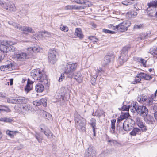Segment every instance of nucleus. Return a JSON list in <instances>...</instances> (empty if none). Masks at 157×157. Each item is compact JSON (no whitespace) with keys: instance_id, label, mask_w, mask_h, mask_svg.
I'll list each match as a JSON object with an SVG mask.
<instances>
[{"instance_id":"c9c22d12","label":"nucleus","mask_w":157,"mask_h":157,"mask_svg":"<svg viewBox=\"0 0 157 157\" xmlns=\"http://www.w3.org/2000/svg\"><path fill=\"white\" fill-rule=\"evenodd\" d=\"M104 113V111L101 110H97L95 113V115L99 117L102 116Z\"/></svg>"},{"instance_id":"c85d7f7f","label":"nucleus","mask_w":157,"mask_h":157,"mask_svg":"<svg viewBox=\"0 0 157 157\" xmlns=\"http://www.w3.org/2000/svg\"><path fill=\"white\" fill-rule=\"evenodd\" d=\"M75 34L80 39L83 38V35L82 33L81 29L80 28H77L76 29Z\"/></svg>"},{"instance_id":"412c9836","label":"nucleus","mask_w":157,"mask_h":157,"mask_svg":"<svg viewBox=\"0 0 157 157\" xmlns=\"http://www.w3.org/2000/svg\"><path fill=\"white\" fill-rule=\"evenodd\" d=\"M92 155H96V151L93 147L90 146L86 151L85 156Z\"/></svg>"},{"instance_id":"6e6552de","label":"nucleus","mask_w":157,"mask_h":157,"mask_svg":"<svg viewBox=\"0 0 157 157\" xmlns=\"http://www.w3.org/2000/svg\"><path fill=\"white\" fill-rule=\"evenodd\" d=\"M137 101L142 103H144L147 106H150L153 104V100L150 98H148L146 95H141L137 98Z\"/></svg>"},{"instance_id":"79ce46f5","label":"nucleus","mask_w":157,"mask_h":157,"mask_svg":"<svg viewBox=\"0 0 157 157\" xmlns=\"http://www.w3.org/2000/svg\"><path fill=\"white\" fill-rule=\"evenodd\" d=\"M40 105H43L44 106H46L47 105V100L45 98H42L40 100Z\"/></svg>"},{"instance_id":"ddd939ff","label":"nucleus","mask_w":157,"mask_h":157,"mask_svg":"<svg viewBox=\"0 0 157 157\" xmlns=\"http://www.w3.org/2000/svg\"><path fill=\"white\" fill-rule=\"evenodd\" d=\"M42 50V48H40L38 46L35 45L27 49V53L29 55H31L33 52L36 53L39 52H41Z\"/></svg>"},{"instance_id":"5fc2aeb1","label":"nucleus","mask_w":157,"mask_h":157,"mask_svg":"<svg viewBox=\"0 0 157 157\" xmlns=\"http://www.w3.org/2000/svg\"><path fill=\"white\" fill-rule=\"evenodd\" d=\"M129 107L125 105L123 106L122 108V110L123 111H129Z\"/></svg>"},{"instance_id":"e2e57ef3","label":"nucleus","mask_w":157,"mask_h":157,"mask_svg":"<svg viewBox=\"0 0 157 157\" xmlns=\"http://www.w3.org/2000/svg\"><path fill=\"white\" fill-rule=\"evenodd\" d=\"M6 94L5 93L0 92V97L2 98H4L6 97Z\"/></svg>"},{"instance_id":"ea45409f","label":"nucleus","mask_w":157,"mask_h":157,"mask_svg":"<svg viewBox=\"0 0 157 157\" xmlns=\"http://www.w3.org/2000/svg\"><path fill=\"white\" fill-rule=\"evenodd\" d=\"M7 101L9 103L16 104V98L14 99L12 98H8L7 100Z\"/></svg>"},{"instance_id":"39448f33","label":"nucleus","mask_w":157,"mask_h":157,"mask_svg":"<svg viewBox=\"0 0 157 157\" xmlns=\"http://www.w3.org/2000/svg\"><path fill=\"white\" fill-rule=\"evenodd\" d=\"M10 25H12L14 28H16L24 32H27L30 33H35L34 30L29 27L26 26H22L20 25L17 24L16 23L13 22L11 21H9L8 22Z\"/></svg>"},{"instance_id":"4c0bfd02","label":"nucleus","mask_w":157,"mask_h":157,"mask_svg":"<svg viewBox=\"0 0 157 157\" xmlns=\"http://www.w3.org/2000/svg\"><path fill=\"white\" fill-rule=\"evenodd\" d=\"M84 6L72 5V10H80L84 9Z\"/></svg>"},{"instance_id":"3c124183","label":"nucleus","mask_w":157,"mask_h":157,"mask_svg":"<svg viewBox=\"0 0 157 157\" xmlns=\"http://www.w3.org/2000/svg\"><path fill=\"white\" fill-rule=\"evenodd\" d=\"M40 100L34 101L33 102V104L34 105H35L36 106L40 105Z\"/></svg>"},{"instance_id":"864d4df0","label":"nucleus","mask_w":157,"mask_h":157,"mask_svg":"<svg viewBox=\"0 0 157 157\" xmlns=\"http://www.w3.org/2000/svg\"><path fill=\"white\" fill-rule=\"evenodd\" d=\"M13 121V119L10 118L5 117L4 122H11Z\"/></svg>"},{"instance_id":"a878e982","label":"nucleus","mask_w":157,"mask_h":157,"mask_svg":"<svg viewBox=\"0 0 157 157\" xmlns=\"http://www.w3.org/2000/svg\"><path fill=\"white\" fill-rule=\"evenodd\" d=\"M44 89V86L41 84L38 83L35 86V90L37 92L41 93L42 92Z\"/></svg>"},{"instance_id":"2eb2a0df","label":"nucleus","mask_w":157,"mask_h":157,"mask_svg":"<svg viewBox=\"0 0 157 157\" xmlns=\"http://www.w3.org/2000/svg\"><path fill=\"white\" fill-rule=\"evenodd\" d=\"M114 58V56L112 55H107L105 56L103 61L102 64L103 67H105L108 64H109L110 62L113 60Z\"/></svg>"},{"instance_id":"58836bf2","label":"nucleus","mask_w":157,"mask_h":157,"mask_svg":"<svg viewBox=\"0 0 157 157\" xmlns=\"http://www.w3.org/2000/svg\"><path fill=\"white\" fill-rule=\"evenodd\" d=\"M136 59L138 61L142 63L144 67L146 66V60L141 58H137Z\"/></svg>"},{"instance_id":"2f4dec72","label":"nucleus","mask_w":157,"mask_h":157,"mask_svg":"<svg viewBox=\"0 0 157 157\" xmlns=\"http://www.w3.org/2000/svg\"><path fill=\"white\" fill-rule=\"evenodd\" d=\"M134 81H132L131 79H130L129 81L133 84H135L137 83L140 82L141 81V78L139 77H137V75L136 77L134 78L133 77Z\"/></svg>"},{"instance_id":"5701e85b","label":"nucleus","mask_w":157,"mask_h":157,"mask_svg":"<svg viewBox=\"0 0 157 157\" xmlns=\"http://www.w3.org/2000/svg\"><path fill=\"white\" fill-rule=\"evenodd\" d=\"M33 82L28 79L27 83L26 86L25 88V90L27 93H28L30 90L32 89V83Z\"/></svg>"},{"instance_id":"37998d69","label":"nucleus","mask_w":157,"mask_h":157,"mask_svg":"<svg viewBox=\"0 0 157 157\" xmlns=\"http://www.w3.org/2000/svg\"><path fill=\"white\" fill-rule=\"evenodd\" d=\"M108 155V153L107 151H103L99 154L98 157H104L107 156Z\"/></svg>"},{"instance_id":"f257e3e1","label":"nucleus","mask_w":157,"mask_h":157,"mask_svg":"<svg viewBox=\"0 0 157 157\" xmlns=\"http://www.w3.org/2000/svg\"><path fill=\"white\" fill-rule=\"evenodd\" d=\"M31 75L35 80L39 81L44 84L48 85L49 81L46 75L43 74L39 70H33L31 73Z\"/></svg>"},{"instance_id":"052dcab7","label":"nucleus","mask_w":157,"mask_h":157,"mask_svg":"<svg viewBox=\"0 0 157 157\" xmlns=\"http://www.w3.org/2000/svg\"><path fill=\"white\" fill-rule=\"evenodd\" d=\"M142 26V25H135L134 26V29H140Z\"/></svg>"},{"instance_id":"4468645a","label":"nucleus","mask_w":157,"mask_h":157,"mask_svg":"<svg viewBox=\"0 0 157 157\" xmlns=\"http://www.w3.org/2000/svg\"><path fill=\"white\" fill-rule=\"evenodd\" d=\"M28 57L27 54L24 52L16 54L14 55V58L17 61H24Z\"/></svg>"},{"instance_id":"7ed1b4c3","label":"nucleus","mask_w":157,"mask_h":157,"mask_svg":"<svg viewBox=\"0 0 157 157\" xmlns=\"http://www.w3.org/2000/svg\"><path fill=\"white\" fill-rule=\"evenodd\" d=\"M75 125L79 129L82 131L85 130V126L86 121L85 119L81 117L79 115H77L75 116Z\"/></svg>"},{"instance_id":"20e7f679","label":"nucleus","mask_w":157,"mask_h":157,"mask_svg":"<svg viewBox=\"0 0 157 157\" xmlns=\"http://www.w3.org/2000/svg\"><path fill=\"white\" fill-rule=\"evenodd\" d=\"M0 5L4 9L10 12H15L16 8L14 4L10 3L7 0H0Z\"/></svg>"},{"instance_id":"69168bd1","label":"nucleus","mask_w":157,"mask_h":157,"mask_svg":"<svg viewBox=\"0 0 157 157\" xmlns=\"http://www.w3.org/2000/svg\"><path fill=\"white\" fill-rule=\"evenodd\" d=\"M157 90H156V91H155V93H154V97L153 96H151V98H152V100L153 99H154V98H155V97L156 96V93H157Z\"/></svg>"},{"instance_id":"7c9ffc66","label":"nucleus","mask_w":157,"mask_h":157,"mask_svg":"<svg viewBox=\"0 0 157 157\" xmlns=\"http://www.w3.org/2000/svg\"><path fill=\"white\" fill-rule=\"evenodd\" d=\"M34 36L36 39L38 40L41 39L42 37H44V35L43 34V32H41L37 33Z\"/></svg>"},{"instance_id":"603ef678","label":"nucleus","mask_w":157,"mask_h":157,"mask_svg":"<svg viewBox=\"0 0 157 157\" xmlns=\"http://www.w3.org/2000/svg\"><path fill=\"white\" fill-rule=\"evenodd\" d=\"M43 34L44 35V37H49L51 35L50 33L47 32V31H44L43 32Z\"/></svg>"},{"instance_id":"9d476101","label":"nucleus","mask_w":157,"mask_h":157,"mask_svg":"<svg viewBox=\"0 0 157 157\" xmlns=\"http://www.w3.org/2000/svg\"><path fill=\"white\" fill-rule=\"evenodd\" d=\"M135 110H136L138 114L142 117H145L148 114V110L147 108L145 106L139 105L136 106Z\"/></svg>"},{"instance_id":"c756f323","label":"nucleus","mask_w":157,"mask_h":157,"mask_svg":"<svg viewBox=\"0 0 157 157\" xmlns=\"http://www.w3.org/2000/svg\"><path fill=\"white\" fill-rule=\"evenodd\" d=\"M116 120L115 119H112L111 120V128L112 130H111V132L112 133H114L115 130V123Z\"/></svg>"},{"instance_id":"72a5a7b5","label":"nucleus","mask_w":157,"mask_h":157,"mask_svg":"<svg viewBox=\"0 0 157 157\" xmlns=\"http://www.w3.org/2000/svg\"><path fill=\"white\" fill-rule=\"evenodd\" d=\"M140 131V129L137 128H134L133 130L130 132V134L132 136H135L138 132Z\"/></svg>"},{"instance_id":"bb28decb","label":"nucleus","mask_w":157,"mask_h":157,"mask_svg":"<svg viewBox=\"0 0 157 157\" xmlns=\"http://www.w3.org/2000/svg\"><path fill=\"white\" fill-rule=\"evenodd\" d=\"M18 132H19L17 131H12L9 130H7L6 131V135L11 138H13L16 133Z\"/></svg>"},{"instance_id":"f704fd0d","label":"nucleus","mask_w":157,"mask_h":157,"mask_svg":"<svg viewBox=\"0 0 157 157\" xmlns=\"http://www.w3.org/2000/svg\"><path fill=\"white\" fill-rule=\"evenodd\" d=\"M35 137L39 143H40L42 142L43 137L40 136V133H36V134L35 135Z\"/></svg>"},{"instance_id":"f03ea898","label":"nucleus","mask_w":157,"mask_h":157,"mask_svg":"<svg viewBox=\"0 0 157 157\" xmlns=\"http://www.w3.org/2000/svg\"><path fill=\"white\" fill-rule=\"evenodd\" d=\"M76 63H71L70 62L67 63L64 68V73L67 77L73 78L74 72L76 70Z\"/></svg>"},{"instance_id":"8fccbe9b","label":"nucleus","mask_w":157,"mask_h":157,"mask_svg":"<svg viewBox=\"0 0 157 157\" xmlns=\"http://www.w3.org/2000/svg\"><path fill=\"white\" fill-rule=\"evenodd\" d=\"M64 73L62 74H61V76L59 77V79L58 80V81L59 82H62L63 79H64L65 76Z\"/></svg>"},{"instance_id":"680f3d73","label":"nucleus","mask_w":157,"mask_h":157,"mask_svg":"<svg viewBox=\"0 0 157 157\" xmlns=\"http://www.w3.org/2000/svg\"><path fill=\"white\" fill-rule=\"evenodd\" d=\"M152 77L149 75L146 74L145 79L146 80H150L152 78Z\"/></svg>"},{"instance_id":"dca6fc26","label":"nucleus","mask_w":157,"mask_h":157,"mask_svg":"<svg viewBox=\"0 0 157 157\" xmlns=\"http://www.w3.org/2000/svg\"><path fill=\"white\" fill-rule=\"evenodd\" d=\"M21 110L23 114L27 113L32 109V107L29 105L25 104L21 107Z\"/></svg>"},{"instance_id":"423d86ee","label":"nucleus","mask_w":157,"mask_h":157,"mask_svg":"<svg viewBox=\"0 0 157 157\" xmlns=\"http://www.w3.org/2000/svg\"><path fill=\"white\" fill-rule=\"evenodd\" d=\"M129 49V48L127 46H125L123 48L119 59V62L121 65L123 64L127 60L128 57V51Z\"/></svg>"},{"instance_id":"0eeeda50","label":"nucleus","mask_w":157,"mask_h":157,"mask_svg":"<svg viewBox=\"0 0 157 157\" xmlns=\"http://www.w3.org/2000/svg\"><path fill=\"white\" fill-rule=\"evenodd\" d=\"M131 24L130 21H125L116 25L117 30L118 32H123L127 30L128 28Z\"/></svg>"},{"instance_id":"c03bdc74","label":"nucleus","mask_w":157,"mask_h":157,"mask_svg":"<svg viewBox=\"0 0 157 157\" xmlns=\"http://www.w3.org/2000/svg\"><path fill=\"white\" fill-rule=\"evenodd\" d=\"M96 120L94 118H92L90 121V124L92 127L94 126H96Z\"/></svg>"},{"instance_id":"aec40b11","label":"nucleus","mask_w":157,"mask_h":157,"mask_svg":"<svg viewBox=\"0 0 157 157\" xmlns=\"http://www.w3.org/2000/svg\"><path fill=\"white\" fill-rule=\"evenodd\" d=\"M28 101V99L23 97H16V104H26Z\"/></svg>"},{"instance_id":"a211bd4d","label":"nucleus","mask_w":157,"mask_h":157,"mask_svg":"<svg viewBox=\"0 0 157 157\" xmlns=\"http://www.w3.org/2000/svg\"><path fill=\"white\" fill-rule=\"evenodd\" d=\"M136 121L137 125L140 128H142L143 130L145 131L147 130L146 126L144 125V123L142 121L140 118L137 117L136 118Z\"/></svg>"},{"instance_id":"de8ad7c7","label":"nucleus","mask_w":157,"mask_h":157,"mask_svg":"<svg viewBox=\"0 0 157 157\" xmlns=\"http://www.w3.org/2000/svg\"><path fill=\"white\" fill-rule=\"evenodd\" d=\"M60 29L64 32H67L68 31V28L67 26H63L61 25L60 27Z\"/></svg>"},{"instance_id":"cd10ccee","label":"nucleus","mask_w":157,"mask_h":157,"mask_svg":"<svg viewBox=\"0 0 157 157\" xmlns=\"http://www.w3.org/2000/svg\"><path fill=\"white\" fill-rule=\"evenodd\" d=\"M137 14V12H135L134 11L130 10L126 14V17L129 18L135 17Z\"/></svg>"},{"instance_id":"774afa93","label":"nucleus","mask_w":157,"mask_h":157,"mask_svg":"<svg viewBox=\"0 0 157 157\" xmlns=\"http://www.w3.org/2000/svg\"><path fill=\"white\" fill-rule=\"evenodd\" d=\"M85 157H96V155H90L89 156H86Z\"/></svg>"},{"instance_id":"09e8293b","label":"nucleus","mask_w":157,"mask_h":157,"mask_svg":"<svg viewBox=\"0 0 157 157\" xmlns=\"http://www.w3.org/2000/svg\"><path fill=\"white\" fill-rule=\"evenodd\" d=\"M108 142L110 143L111 145H114L117 144V141L113 140H108Z\"/></svg>"},{"instance_id":"4be33fe9","label":"nucleus","mask_w":157,"mask_h":157,"mask_svg":"<svg viewBox=\"0 0 157 157\" xmlns=\"http://www.w3.org/2000/svg\"><path fill=\"white\" fill-rule=\"evenodd\" d=\"M73 76L74 78L78 82L80 83L82 82V77L81 74L79 72L75 73V74L73 73Z\"/></svg>"},{"instance_id":"473e14b6","label":"nucleus","mask_w":157,"mask_h":157,"mask_svg":"<svg viewBox=\"0 0 157 157\" xmlns=\"http://www.w3.org/2000/svg\"><path fill=\"white\" fill-rule=\"evenodd\" d=\"M2 111L8 112H10V110L7 106L0 105V113Z\"/></svg>"},{"instance_id":"6e6d98bb","label":"nucleus","mask_w":157,"mask_h":157,"mask_svg":"<svg viewBox=\"0 0 157 157\" xmlns=\"http://www.w3.org/2000/svg\"><path fill=\"white\" fill-rule=\"evenodd\" d=\"M144 73H140L139 74H138L137 75V77H139L141 78V79L143 78V76L144 77Z\"/></svg>"},{"instance_id":"6ab92c4d","label":"nucleus","mask_w":157,"mask_h":157,"mask_svg":"<svg viewBox=\"0 0 157 157\" xmlns=\"http://www.w3.org/2000/svg\"><path fill=\"white\" fill-rule=\"evenodd\" d=\"M129 116L128 112H122L120 117L118 118L117 122V125L119 124L120 121L124 119L128 118Z\"/></svg>"},{"instance_id":"1a4fd4ad","label":"nucleus","mask_w":157,"mask_h":157,"mask_svg":"<svg viewBox=\"0 0 157 157\" xmlns=\"http://www.w3.org/2000/svg\"><path fill=\"white\" fill-rule=\"evenodd\" d=\"M135 124V122L133 120L130 118L127 119L123 123V129L126 131H129L132 128Z\"/></svg>"},{"instance_id":"e433bc0d","label":"nucleus","mask_w":157,"mask_h":157,"mask_svg":"<svg viewBox=\"0 0 157 157\" xmlns=\"http://www.w3.org/2000/svg\"><path fill=\"white\" fill-rule=\"evenodd\" d=\"M95 70L96 72V77L98 76V75L99 73L101 72H105V71L101 67H97V68L96 69H95Z\"/></svg>"},{"instance_id":"0e129e2a","label":"nucleus","mask_w":157,"mask_h":157,"mask_svg":"<svg viewBox=\"0 0 157 157\" xmlns=\"http://www.w3.org/2000/svg\"><path fill=\"white\" fill-rule=\"evenodd\" d=\"M153 109L155 111H157V104L154 105L153 107Z\"/></svg>"},{"instance_id":"b1692460","label":"nucleus","mask_w":157,"mask_h":157,"mask_svg":"<svg viewBox=\"0 0 157 157\" xmlns=\"http://www.w3.org/2000/svg\"><path fill=\"white\" fill-rule=\"evenodd\" d=\"M147 6H148L147 9L148 10L149 9H150L151 8L152 9L153 8L155 9L156 8L157 6V1H152L149 3H147Z\"/></svg>"},{"instance_id":"f3484780","label":"nucleus","mask_w":157,"mask_h":157,"mask_svg":"<svg viewBox=\"0 0 157 157\" xmlns=\"http://www.w3.org/2000/svg\"><path fill=\"white\" fill-rule=\"evenodd\" d=\"M10 63L7 64L2 66L0 67V70L2 71H11L13 70V64L12 63L9 62Z\"/></svg>"},{"instance_id":"a18cd8bd","label":"nucleus","mask_w":157,"mask_h":157,"mask_svg":"<svg viewBox=\"0 0 157 157\" xmlns=\"http://www.w3.org/2000/svg\"><path fill=\"white\" fill-rule=\"evenodd\" d=\"M132 106L130 107L129 106V109H130L131 111L133 112H135V111L136 112V110H134L135 109V108H136V106H139L137 104H136V103H133L132 104Z\"/></svg>"},{"instance_id":"a19ab883","label":"nucleus","mask_w":157,"mask_h":157,"mask_svg":"<svg viewBox=\"0 0 157 157\" xmlns=\"http://www.w3.org/2000/svg\"><path fill=\"white\" fill-rule=\"evenodd\" d=\"M41 130L42 131V132H43L48 137L50 136H52V134L49 130H48L46 131L44 130H43V129L42 128H41Z\"/></svg>"},{"instance_id":"9b49d317","label":"nucleus","mask_w":157,"mask_h":157,"mask_svg":"<svg viewBox=\"0 0 157 157\" xmlns=\"http://www.w3.org/2000/svg\"><path fill=\"white\" fill-rule=\"evenodd\" d=\"M11 47V46L9 45L7 41H3L1 42L0 44V50L3 53H6L12 49Z\"/></svg>"},{"instance_id":"49530a36","label":"nucleus","mask_w":157,"mask_h":157,"mask_svg":"<svg viewBox=\"0 0 157 157\" xmlns=\"http://www.w3.org/2000/svg\"><path fill=\"white\" fill-rule=\"evenodd\" d=\"M103 32L105 33H106L109 34H114L116 33V32L114 31H112L108 29H103L102 30Z\"/></svg>"},{"instance_id":"f8f14e48","label":"nucleus","mask_w":157,"mask_h":157,"mask_svg":"<svg viewBox=\"0 0 157 157\" xmlns=\"http://www.w3.org/2000/svg\"><path fill=\"white\" fill-rule=\"evenodd\" d=\"M57 54L55 50H50L49 51L48 58L49 62L52 64H54L57 61L56 55Z\"/></svg>"},{"instance_id":"4d7b16f0","label":"nucleus","mask_w":157,"mask_h":157,"mask_svg":"<svg viewBox=\"0 0 157 157\" xmlns=\"http://www.w3.org/2000/svg\"><path fill=\"white\" fill-rule=\"evenodd\" d=\"M64 9L66 10H72V5H67L65 6L64 7Z\"/></svg>"},{"instance_id":"393cba45","label":"nucleus","mask_w":157,"mask_h":157,"mask_svg":"<svg viewBox=\"0 0 157 157\" xmlns=\"http://www.w3.org/2000/svg\"><path fill=\"white\" fill-rule=\"evenodd\" d=\"M75 2L78 4H84V8L87 6H89L90 2L87 0H74Z\"/></svg>"},{"instance_id":"13d9d810","label":"nucleus","mask_w":157,"mask_h":157,"mask_svg":"<svg viewBox=\"0 0 157 157\" xmlns=\"http://www.w3.org/2000/svg\"><path fill=\"white\" fill-rule=\"evenodd\" d=\"M148 121H149V122H148L149 124H152L154 121V119L152 117H150L149 119H148Z\"/></svg>"},{"instance_id":"bf43d9fd","label":"nucleus","mask_w":157,"mask_h":157,"mask_svg":"<svg viewBox=\"0 0 157 157\" xmlns=\"http://www.w3.org/2000/svg\"><path fill=\"white\" fill-rule=\"evenodd\" d=\"M5 57V55H3L2 53H0V63L3 59Z\"/></svg>"},{"instance_id":"338daca9","label":"nucleus","mask_w":157,"mask_h":157,"mask_svg":"<svg viewBox=\"0 0 157 157\" xmlns=\"http://www.w3.org/2000/svg\"><path fill=\"white\" fill-rule=\"evenodd\" d=\"M154 117L155 119L157 120V112H156L154 113Z\"/></svg>"}]
</instances>
